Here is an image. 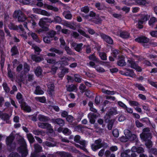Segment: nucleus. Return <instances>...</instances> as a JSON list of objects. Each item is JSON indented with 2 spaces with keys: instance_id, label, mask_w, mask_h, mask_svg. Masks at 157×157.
<instances>
[{
  "instance_id": "nucleus-1",
  "label": "nucleus",
  "mask_w": 157,
  "mask_h": 157,
  "mask_svg": "<svg viewBox=\"0 0 157 157\" xmlns=\"http://www.w3.org/2000/svg\"><path fill=\"white\" fill-rule=\"evenodd\" d=\"M108 147V145L105 142H102L101 139L99 138L94 141V144H92L91 147L94 151H96L101 147L106 148Z\"/></svg>"
},
{
  "instance_id": "nucleus-2",
  "label": "nucleus",
  "mask_w": 157,
  "mask_h": 157,
  "mask_svg": "<svg viewBox=\"0 0 157 157\" xmlns=\"http://www.w3.org/2000/svg\"><path fill=\"white\" fill-rule=\"evenodd\" d=\"M18 142L21 146L18 150L21 153L22 157H25L28 154L25 141L23 138H21L19 139Z\"/></svg>"
},
{
  "instance_id": "nucleus-3",
  "label": "nucleus",
  "mask_w": 157,
  "mask_h": 157,
  "mask_svg": "<svg viewBox=\"0 0 157 157\" xmlns=\"http://www.w3.org/2000/svg\"><path fill=\"white\" fill-rule=\"evenodd\" d=\"M15 132L13 131L10 134V136L7 137L6 139V143L7 145L8 149L10 150L14 149L16 147L15 143L13 142L14 139V134Z\"/></svg>"
},
{
  "instance_id": "nucleus-4",
  "label": "nucleus",
  "mask_w": 157,
  "mask_h": 157,
  "mask_svg": "<svg viewBox=\"0 0 157 157\" xmlns=\"http://www.w3.org/2000/svg\"><path fill=\"white\" fill-rule=\"evenodd\" d=\"M150 129L148 128H145L143 130L142 133L140 135L142 139L144 141L149 140L151 138V134Z\"/></svg>"
},
{
  "instance_id": "nucleus-5",
  "label": "nucleus",
  "mask_w": 157,
  "mask_h": 157,
  "mask_svg": "<svg viewBox=\"0 0 157 157\" xmlns=\"http://www.w3.org/2000/svg\"><path fill=\"white\" fill-rule=\"evenodd\" d=\"M14 18H18V21L19 22H23L26 19L25 15L22 11L20 10L15 11L13 14Z\"/></svg>"
},
{
  "instance_id": "nucleus-6",
  "label": "nucleus",
  "mask_w": 157,
  "mask_h": 157,
  "mask_svg": "<svg viewBox=\"0 0 157 157\" xmlns=\"http://www.w3.org/2000/svg\"><path fill=\"white\" fill-rule=\"evenodd\" d=\"M135 40L139 43H141L145 48L148 47V45L146 43L149 41V39L144 36H142L136 38Z\"/></svg>"
},
{
  "instance_id": "nucleus-7",
  "label": "nucleus",
  "mask_w": 157,
  "mask_h": 157,
  "mask_svg": "<svg viewBox=\"0 0 157 157\" xmlns=\"http://www.w3.org/2000/svg\"><path fill=\"white\" fill-rule=\"evenodd\" d=\"M124 133L125 136L131 141L135 140L136 138V136L135 134H132L131 132L129 130H124Z\"/></svg>"
},
{
  "instance_id": "nucleus-8",
  "label": "nucleus",
  "mask_w": 157,
  "mask_h": 157,
  "mask_svg": "<svg viewBox=\"0 0 157 157\" xmlns=\"http://www.w3.org/2000/svg\"><path fill=\"white\" fill-rule=\"evenodd\" d=\"M100 36L107 43L110 44H113V40L109 36L103 33H100Z\"/></svg>"
},
{
  "instance_id": "nucleus-9",
  "label": "nucleus",
  "mask_w": 157,
  "mask_h": 157,
  "mask_svg": "<svg viewBox=\"0 0 157 157\" xmlns=\"http://www.w3.org/2000/svg\"><path fill=\"white\" fill-rule=\"evenodd\" d=\"M38 126L40 128L43 129H47L50 131H53L52 127L49 123H47L39 122L38 123Z\"/></svg>"
},
{
  "instance_id": "nucleus-10",
  "label": "nucleus",
  "mask_w": 157,
  "mask_h": 157,
  "mask_svg": "<svg viewBox=\"0 0 157 157\" xmlns=\"http://www.w3.org/2000/svg\"><path fill=\"white\" fill-rule=\"evenodd\" d=\"M36 24V23L32 20L31 21H28L27 22H24L23 25L26 29L29 30V29L34 28Z\"/></svg>"
},
{
  "instance_id": "nucleus-11",
  "label": "nucleus",
  "mask_w": 157,
  "mask_h": 157,
  "mask_svg": "<svg viewBox=\"0 0 157 157\" xmlns=\"http://www.w3.org/2000/svg\"><path fill=\"white\" fill-rule=\"evenodd\" d=\"M128 63L131 67L135 69L138 71H140L141 69L140 67L138 66L136 63L132 59L128 60Z\"/></svg>"
},
{
  "instance_id": "nucleus-12",
  "label": "nucleus",
  "mask_w": 157,
  "mask_h": 157,
  "mask_svg": "<svg viewBox=\"0 0 157 157\" xmlns=\"http://www.w3.org/2000/svg\"><path fill=\"white\" fill-rule=\"evenodd\" d=\"M60 59L61 60L59 61V63L61 64L62 66L63 67L68 65L67 61L70 60L68 58L65 56H63L60 57Z\"/></svg>"
},
{
  "instance_id": "nucleus-13",
  "label": "nucleus",
  "mask_w": 157,
  "mask_h": 157,
  "mask_svg": "<svg viewBox=\"0 0 157 157\" xmlns=\"http://www.w3.org/2000/svg\"><path fill=\"white\" fill-rule=\"evenodd\" d=\"M47 19H48L46 18H43L40 20L39 22V25L43 29V31H47L48 30V28L45 26L46 24V22L45 20Z\"/></svg>"
},
{
  "instance_id": "nucleus-14",
  "label": "nucleus",
  "mask_w": 157,
  "mask_h": 157,
  "mask_svg": "<svg viewBox=\"0 0 157 157\" xmlns=\"http://www.w3.org/2000/svg\"><path fill=\"white\" fill-rule=\"evenodd\" d=\"M52 122L55 124H57L61 126H63L65 124L64 121L61 118H57L56 119H52L51 120Z\"/></svg>"
},
{
  "instance_id": "nucleus-15",
  "label": "nucleus",
  "mask_w": 157,
  "mask_h": 157,
  "mask_svg": "<svg viewBox=\"0 0 157 157\" xmlns=\"http://www.w3.org/2000/svg\"><path fill=\"white\" fill-rule=\"evenodd\" d=\"M88 117L90 122L92 124H94L95 122V119L96 118L97 115L94 113H90L88 115Z\"/></svg>"
},
{
  "instance_id": "nucleus-16",
  "label": "nucleus",
  "mask_w": 157,
  "mask_h": 157,
  "mask_svg": "<svg viewBox=\"0 0 157 157\" xmlns=\"http://www.w3.org/2000/svg\"><path fill=\"white\" fill-rule=\"evenodd\" d=\"M117 113L116 109L113 108L110 109L109 111L106 114V116H108L107 118H110V117L113 115Z\"/></svg>"
},
{
  "instance_id": "nucleus-17",
  "label": "nucleus",
  "mask_w": 157,
  "mask_h": 157,
  "mask_svg": "<svg viewBox=\"0 0 157 157\" xmlns=\"http://www.w3.org/2000/svg\"><path fill=\"white\" fill-rule=\"evenodd\" d=\"M82 16L84 17L85 18L87 19H89L90 17H95L96 13L92 11L90 12L87 15H85L83 13L82 14Z\"/></svg>"
},
{
  "instance_id": "nucleus-18",
  "label": "nucleus",
  "mask_w": 157,
  "mask_h": 157,
  "mask_svg": "<svg viewBox=\"0 0 157 157\" xmlns=\"http://www.w3.org/2000/svg\"><path fill=\"white\" fill-rule=\"evenodd\" d=\"M49 51L51 52H54L60 56H62L63 53V51L58 49L54 48H51L49 49Z\"/></svg>"
},
{
  "instance_id": "nucleus-19",
  "label": "nucleus",
  "mask_w": 157,
  "mask_h": 157,
  "mask_svg": "<svg viewBox=\"0 0 157 157\" xmlns=\"http://www.w3.org/2000/svg\"><path fill=\"white\" fill-rule=\"evenodd\" d=\"M88 58L90 60H93L99 64H101L102 62L99 60V59L96 57L94 54L90 55L88 57Z\"/></svg>"
},
{
  "instance_id": "nucleus-20",
  "label": "nucleus",
  "mask_w": 157,
  "mask_h": 157,
  "mask_svg": "<svg viewBox=\"0 0 157 157\" xmlns=\"http://www.w3.org/2000/svg\"><path fill=\"white\" fill-rule=\"evenodd\" d=\"M21 109L27 112H30L31 109L30 107L27 105L25 102H24L21 104Z\"/></svg>"
},
{
  "instance_id": "nucleus-21",
  "label": "nucleus",
  "mask_w": 157,
  "mask_h": 157,
  "mask_svg": "<svg viewBox=\"0 0 157 157\" xmlns=\"http://www.w3.org/2000/svg\"><path fill=\"white\" fill-rule=\"evenodd\" d=\"M31 59L33 61H35L37 62H40L44 59L43 58L38 56L35 54L31 56Z\"/></svg>"
},
{
  "instance_id": "nucleus-22",
  "label": "nucleus",
  "mask_w": 157,
  "mask_h": 157,
  "mask_svg": "<svg viewBox=\"0 0 157 157\" xmlns=\"http://www.w3.org/2000/svg\"><path fill=\"white\" fill-rule=\"evenodd\" d=\"M48 93L49 94L52 95L53 94L54 89V86L53 84L50 83L48 85Z\"/></svg>"
},
{
  "instance_id": "nucleus-23",
  "label": "nucleus",
  "mask_w": 157,
  "mask_h": 157,
  "mask_svg": "<svg viewBox=\"0 0 157 157\" xmlns=\"http://www.w3.org/2000/svg\"><path fill=\"white\" fill-rule=\"evenodd\" d=\"M38 118L40 121L42 122H47L49 120L48 117L41 114L39 115Z\"/></svg>"
},
{
  "instance_id": "nucleus-24",
  "label": "nucleus",
  "mask_w": 157,
  "mask_h": 157,
  "mask_svg": "<svg viewBox=\"0 0 157 157\" xmlns=\"http://www.w3.org/2000/svg\"><path fill=\"white\" fill-rule=\"evenodd\" d=\"M117 63L118 65L121 67L124 66L126 64V63L125 61L124 58L123 57L120 58L118 61H117Z\"/></svg>"
},
{
  "instance_id": "nucleus-25",
  "label": "nucleus",
  "mask_w": 157,
  "mask_h": 157,
  "mask_svg": "<svg viewBox=\"0 0 157 157\" xmlns=\"http://www.w3.org/2000/svg\"><path fill=\"white\" fill-rule=\"evenodd\" d=\"M10 116L8 114L5 113L2 115V118L4 121H6L7 123H10V121L9 120Z\"/></svg>"
},
{
  "instance_id": "nucleus-26",
  "label": "nucleus",
  "mask_w": 157,
  "mask_h": 157,
  "mask_svg": "<svg viewBox=\"0 0 157 157\" xmlns=\"http://www.w3.org/2000/svg\"><path fill=\"white\" fill-rule=\"evenodd\" d=\"M62 24L64 26H66L71 29L75 30V27L72 25L71 23L67 21H65L63 22Z\"/></svg>"
},
{
  "instance_id": "nucleus-27",
  "label": "nucleus",
  "mask_w": 157,
  "mask_h": 157,
  "mask_svg": "<svg viewBox=\"0 0 157 157\" xmlns=\"http://www.w3.org/2000/svg\"><path fill=\"white\" fill-rule=\"evenodd\" d=\"M11 52L12 53L11 56H13L18 53V51L17 47L16 46H13L11 49Z\"/></svg>"
},
{
  "instance_id": "nucleus-28",
  "label": "nucleus",
  "mask_w": 157,
  "mask_h": 157,
  "mask_svg": "<svg viewBox=\"0 0 157 157\" xmlns=\"http://www.w3.org/2000/svg\"><path fill=\"white\" fill-rule=\"evenodd\" d=\"M34 93L36 94H44V92L41 89L40 86H38L36 87V89Z\"/></svg>"
},
{
  "instance_id": "nucleus-29",
  "label": "nucleus",
  "mask_w": 157,
  "mask_h": 157,
  "mask_svg": "<svg viewBox=\"0 0 157 157\" xmlns=\"http://www.w3.org/2000/svg\"><path fill=\"white\" fill-rule=\"evenodd\" d=\"M82 78L81 76L78 74H75L74 75V80L78 83H80L82 82Z\"/></svg>"
},
{
  "instance_id": "nucleus-30",
  "label": "nucleus",
  "mask_w": 157,
  "mask_h": 157,
  "mask_svg": "<svg viewBox=\"0 0 157 157\" xmlns=\"http://www.w3.org/2000/svg\"><path fill=\"white\" fill-rule=\"evenodd\" d=\"M45 7L48 10H52L55 12H58L59 11V9L57 7L48 4L45 5Z\"/></svg>"
},
{
  "instance_id": "nucleus-31",
  "label": "nucleus",
  "mask_w": 157,
  "mask_h": 157,
  "mask_svg": "<svg viewBox=\"0 0 157 157\" xmlns=\"http://www.w3.org/2000/svg\"><path fill=\"white\" fill-rule=\"evenodd\" d=\"M78 143L82 145L81 146L82 147V150L85 152L87 151L86 148V142L85 140H80Z\"/></svg>"
},
{
  "instance_id": "nucleus-32",
  "label": "nucleus",
  "mask_w": 157,
  "mask_h": 157,
  "mask_svg": "<svg viewBox=\"0 0 157 157\" xmlns=\"http://www.w3.org/2000/svg\"><path fill=\"white\" fill-rule=\"evenodd\" d=\"M56 34V31L52 30L47 32V35L51 38L54 37Z\"/></svg>"
},
{
  "instance_id": "nucleus-33",
  "label": "nucleus",
  "mask_w": 157,
  "mask_h": 157,
  "mask_svg": "<svg viewBox=\"0 0 157 157\" xmlns=\"http://www.w3.org/2000/svg\"><path fill=\"white\" fill-rule=\"evenodd\" d=\"M34 147L35 151L37 152H41L42 151V147L38 144H35Z\"/></svg>"
},
{
  "instance_id": "nucleus-34",
  "label": "nucleus",
  "mask_w": 157,
  "mask_h": 157,
  "mask_svg": "<svg viewBox=\"0 0 157 157\" xmlns=\"http://www.w3.org/2000/svg\"><path fill=\"white\" fill-rule=\"evenodd\" d=\"M81 11L86 14L88 13L90 11V8L88 6H85L81 8Z\"/></svg>"
},
{
  "instance_id": "nucleus-35",
  "label": "nucleus",
  "mask_w": 157,
  "mask_h": 157,
  "mask_svg": "<svg viewBox=\"0 0 157 157\" xmlns=\"http://www.w3.org/2000/svg\"><path fill=\"white\" fill-rule=\"evenodd\" d=\"M27 138L29 142L31 144L33 143L35 141V139L33 137V136L32 135V134L30 133H29L27 134Z\"/></svg>"
},
{
  "instance_id": "nucleus-36",
  "label": "nucleus",
  "mask_w": 157,
  "mask_h": 157,
  "mask_svg": "<svg viewBox=\"0 0 157 157\" xmlns=\"http://www.w3.org/2000/svg\"><path fill=\"white\" fill-rule=\"evenodd\" d=\"M156 21V18L154 17H151L149 21V24L151 27H153L154 26V24Z\"/></svg>"
},
{
  "instance_id": "nucleus-37",
  "label": "nucleus",
  "mask_w": 157,
  "mask_h": 157,
  "mask_svg": "<svg viewBox=\"0 0 157 157\" xmlns=\"http://www.w3.org/2000/svg\"><path fill=\"white\" fill-rule=\"evenodd\" d=\"M35 73L36 76H39L41 75L42 73V70L40 67H38L36 68L35 71Z\"/></svg>"
},
{
  "instance_id": "nucleus-38",
  "label": "nucleus",
  "mask_w": 157,
  "mask_h": 157,
  "mask_svg": "<svg viewBox=\"0 0 157 157\" xmlns=\"http://www.w3.org/2000/svg\"><path fill=\"white\" fill-rule=\"evenodd\" d=\"M64 49L66 52L67 54L69 55H72L73 52L71 49L68 46H65L64 47Z\"/></svg>"
},
{
  "instance_id": "nucleus-39",
  "label": "nucleus",
  "mask_w": 157,
  "mask_h": 157,
  "mask_svg": "<svg viewBox=\"0 0 157 157\" xmlns=\"http://www.w3.org/2000/svg\"><path fill=\"white\" fill-rule=\"evenodd\" d=\"M78 32L81 35L84 36L88 38H90V37L89 35L86 34V33L83 30L81 29H78Z\"/></svg>"
},
{
  "instance_id": "nucleus-40",
  "label": "nucleus",
  "mask_w": 157,
  "mask_h": 157,
  "mask_svg": "<svg viewBox=\"0 0 157 157\" xmlns=\"http://www.w3.org/2000/svg\"><path fill=\"white\" fill-rule=\"evenodd\" d=\"M76 88L77 87L76 86L71 84L68 87H67V90L70 92L72 91L75 90Z\"/></svg>"
},
{
  "instance_id": "nucleus-41",
  "label": "nucleus",
  "mask_w": 157,
  "mask_h": 157,
  "mask_svg": "<svg viewBox=\"0 0 157 157\" xmlns=\"http://www.w3.org/2000/svg\"><path fill=\"white\" fill-rule=\"evenodd\" d=\"M120 36L123 38H127L128 37L129 34L127 32L124 31L120 33Z\"/></svg>"
},
{
  "instance_id": "nucleus-42",
  "label": "nucleus",
  "mask_w": 157,
  "mask_h": 157,
  "mask_svg": "<svg viewBox=\"0 0 157 157\" xmlns=\"http://www.w3.org/2000/svg\"><path fill=\"white\" fill-rule=\"evenodd\" d=\"M22 95L20 93H18L16 96L18 100L19 103L21 104L24 102L23 100L22 99Z\"/></svg>"
},
{
  "instance_id": "nucleus-43",
  "label": "nucleus",
  "mask_w": 157,
  "mask_h": 157,
  "mask_svg": "<svg viewBox=\"0 0 157 157\" xmlns=\"http://www.w3.org/2000/svg\"><path fill=\"white\" fill-rule=\"evenodd\" d=\"M31 35L32 38L36 41L38 42H40V40L38 38L37 35L35 33H32L31 34Z\"/></svg>"
},
{
  "instance_id": "nucleus-44",
  "label": "nucleus",
  "mask_w": 157,
  "mask_h": 157,
  "mask_svg": "<svg viewBox=\"0 0 157 157\" xmlns=\"http://www.w3.org/2000/svg\"><path fill=\"white\" fill-rule=\"evenodd\" d=\"M59 153L61 157H72L70 154L64 152H60Z\"/></svg>"
},
{
  "instance_id": "nucleus-45",
  "label": "nucleus",
  "mask_w": 157,
  "mask_h": 157,
  "mask_svg": "<svg viewBox=\"0 0 157 157\" xmlns=\"http://www.w3.org/2000/svg\"><path fill=\"white\" fill-rule=\"evenodd\" d=\"M102 91L103 93L113 95L115 94L114 91H110L104 88L102 89Z\"/></svg>"
},
{
  "instance_id": "nucleus-46",
  "label": "nucleus",
  "mask_w": 157,
  "mask_h": 157,
  "mask_svg": "<svg viewBox=\"0 0 157 157\" xmlns=\"http://www.w3.org/2000/svg\"><path fill=\"white\" fill-rule=\"evenodd\" d=\"M136 2L138 5L144 6L147 3L145 0H135Z\"/></svg>"
},
{
  "instance_id": "nucleus-47",
  "label": "nucleus",
  "mask_w": 157,
  "mask_h": 157,
  "mask_svg": "<svg viewBox=\"0 0 157 157\" xmlns=\"http://www.w3.org/2000/svg\"><path fill=\"white\" fill-rule=\"evenodd\" d=\"M35 52V53L37 55H39L40 52L41 51V49L38 46L36 45L33 46Z\"/></svg>"
},
{
  "instance_id": "nucleus-48",
  "label": "nucleus",
  "mask_w": 157,
  "mask_h": 157,
  "mask_svg": "<svg viewBox=\"0 0 157 157\" xmlns=\"http://www.w3.org/2000/svg\"><path fill=\"white\" fill-rule=\"evenodd\" d=\"M62 21L61 18L59 16H57L54 17L53 21L55 22L60 23Z\"/></svg>"
},
{
  "instance_id": "nucleus-49",
  "label": "nucleus",
  "mask_w": 157,
  "mask_h": 157,
  "mask_svg": "<svg viewBox=\"0 0 157 157\" xmlns=\"http://www.w3.org/2000/svg\"><path fill=\"white\" fill-rule=\"evenodd\" d=\"M99 55L101 59L103 60H106L107 59V56L106 54L104 52H99Z\"/></svg>"
},
{
  "instance_id": "nucleus-50",
  "label": "nucleus",
  "mask_w": 157,
  "mask_h": 157,
  "mask_svg": "<svg viewBox=\"0 0 157 157\" xmlns=\"http://www.w3.org/2000/svg\"><path fill=\"white\" fill-rule=\"evenodd\" d=\"M2 86L4 90L6 93H8L10 91V89L8 87L7 84L6 82H4L3 83Z\"/></svg>"
},
{
  "instance_id": "nucleus-51",
  "label": "nucleus",
  "mask_w": 157,
  "mask_h": 157,
  "mask_svg": "<svg viewBox=\"0 0 157 157\" xmlns=\"http://www.w3.org/2000/svg\"><path fill=\"white\" fill-rule=\"evenodd\" d=\"M83 44L82 43L77 44L76 47L74 48L78 52H80L81 50L82 49V46Z\"/></svg>"
},
{
  "instance_id": "nucleus-52",
  "label": "nucleus",
  "mask_w": 157,
  "mask_h": 157,
  "mask_svg": "<svg viewBox=\"0 0 157 157\" xmlns=\"http://www.w3.org/2000/svg\"><path fill=\"white\" fill-rule=\"evenodd\" d=\"M95 6L99 10H102L103 9V7L99 2H97L95 4Z\"/></svg>"
},
{
  "instance_id": "nucleus-53",
  "label": "nucleus",
  "mask_w": 157,
  "mask_h": 157,
  "mask_svg": "<svg viewBox=\"0 0 157 157\" xmlns=\"http://www.w3.org/2000/svg\"><path fill=\"white\" fill-rule=\"evenodd\" d=\"M135 86L140 90L144 91L145 90V88L141 84L136 83L135 84Z\"/></svg>"
},
{
  "instance_id": "nucleus-54",
  "label": "nucleus",
  "mask_w": 157,
  "mask_h": 157,
  "mask_svg": "<svg viewBox=\"0 0 157 157\" xmlns=\"http://www.w3.org/2000/svg\"><path fill=\"white\" fill-rule=\"evenodd\" d=\"M150 17V16L148 15H144L141 16V19H142L144 22L148 20Z\"/></svg>"
},
{
  "instance_id": "nucleus-55",
  "label": "nucleus",
  "mask_w": 157,
  "mask_h": 157,
  "mask_svg": "<svg viewBox=\"0 0 157 157\" xmlns=\"http://www.w3.org/2000/svg\"><path fill=\"white\" fill-rule=\"evenodd\" d=\"M63 132L64 134H67L69 135L71 133V131L67 128H63Z\"/></svg>"
},
{
  "instance_id": "nucleus-56",
  "label": "nucleus",
  "mask_w": 157,
  "mask_h": 157,
  "mask_svg": "<svg viewBox=\"0 0 157 157\" xmlns=\"http://www.w3.org/2000/svg\"><path fill=\"white\" fill-rule=\"evenodd\" d=\"M94 68L98 72H103L105 71V70L103 68L100 67L96 66L94 67Z\"/></svg>"
},
{
  "instance_id": "nucleus-57",
  "label": "nucleus",
  "mask_w": 157,
  "mask_h": 157,
  "mask_svg": "<svg viewBox=\"0 0 157 157\" xmlns=\"http://www.w3.org/2000/svg\"><path fill=\"white\" fill-rule=\"evenodd\" d=\"M112 134L115 137H117L119 135L118 130L116 129L113 130L112 132Z\"/></svg>"
},
{
  "instance_id": "nucleus-58",
  "label": "nucleus",
  "mask_w": 157,
  "mask_h": 157,
  "mask_svg": "<svg viewBox=\"0 0 157 157\" xmlns=\"http://www.w3.org/2000/svg\"><path fill=\"white\" fill-rule=\"evenodd\" d=\"M24 69L25 72H28L30 70L29 66L26 63H25L24 64Z\"/></svg>"
},
{
  "instance_id": "nucleus-59",
  "label": "nucleus",
  "mask_w": 157,
  "mask_h": 157,
  "mask_svg": "<svg viewBox=\"0 0 157 157\" xmlns=\"http://www.w3.org/2000/svg\"><path fill=\"white\" fill-rule=\"evenodd\" d=\"M43 40L45 43H49L52 40L50 37L47 36H45Z\"/></svg>"
},
{
  "instance_id": "nucleus-60",
  "label": "nucleus",
  "mask_w": 157,
  "mask_h": 157,
  "mask_svg": "<svg viewBox=\"0 0 157 157\" xmlns=\"http://www.w3.org/2000/svg\"><path fill=\"white\" fill-rule=\"evenodd\" d=\"M79 89L81 90L82 92H84L86 90V86L83 84H81L79 87Z\"/></svg>"
},
{
  "instance_id": "nucleus-61",
  "label": "nucleus",
  "mask_w": 157,
  "mask_h": 157,
  "mask_svg": "<svg viewBox=\"0 0 157 157\" xmlns=\"http://www.w3.org/2000/svg\"><path fill=\"white\" fill-rule=\"evenodd\" d=\"M129 104L131 106H138L139 105V103L135 101H129Z\"/></svg>"
},
{
  "instance_id": "nucleus-62",
  "label": "nucleus",
  "mask_w": 157,
  "mask_h": 157,
  "mask_svg": "<svg viewBox=\"0 0 157 157\" xmlns=\"http://www.w3.org/2000/svg\"><path fill=\"white\" fill-rule=\"evenodd\" d=\"M42 131H39V130L36 129L33 130L32 132L35 135H39L42 134Z\"/></svg>"
},
{
  "instance_id": "nucleus-63",
  "label": "nucleus",
  "mask_w": 157,
  "mask_h": 157,
  "mask_svg": "<svg viewBox=\"0 0 157 157\" xmlns=\"http://www.w3.org/2000/svg\"><path fill=\"white\" fill-rule=\"evenodd\" d=\"M40 13L44 15H45L47 16H49L51 15V13H48L45 10H41L40 11Z\"/></svg>"
},
{
  "instance_id": "nucleus-64",
  "label": "nucleus",
  "mask_w": 157,
  "mask_h": 157,
  "mask_svg": "<svg viewBox=\"0 0 157 157\" xmlns=\"http://www.w3.org/2000/svg\"><path fill=\"white\" fill-rule=\"evenodd\" d=\"M9 157H20V156L17 152H12L9 155Z\"/></svg>"
}]
</instances>
